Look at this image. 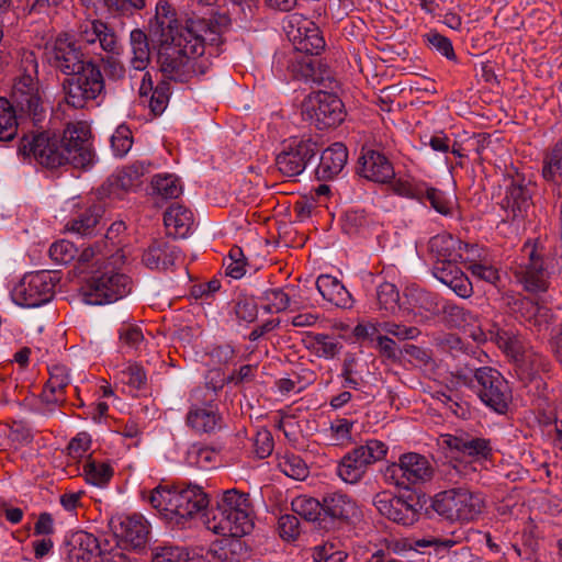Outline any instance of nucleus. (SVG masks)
I'll return each instance as SVG.
<instances>
[{"label":"nucleus","mask_w":562,"mask_h":562,"mask_svg":"<svg viewBox=\"0 0 562 562\" xmlns=\"http://www.w3.org/2000/svg\"><path fill=\"white\" fill-rule=\"evenodd\" d=\"M19 153L32 156L48 169L65 165L86 168L92 162L91 130L87 122L68 123L61 134L48 131L25 135L20 140Z\"/></svg>","instance_id":"nucleus-1"},{"label":"nucleus","mask_w":562,"mask_h":562,"mask_svg":"<svg viewBox=\"0 0 562 562\" xmlns=\"http://www.w3.org/2000/svg\"><path fill=\"white\" fill-rule=\"evenodd\" d=\"M201 24H193L192 27H180L173 31L169 24L168 31L160 35L157 63L165 77L170 80L187 82L195 75H203L198 58L204 54L202 38L196 36L195 31Z\"/></svg>","instance_id":"nucleus-2"},{"label":"nucleus","mask_w":562,"mask_h":562,"mask_svg":"<svg viewBox=\"0 0 562 562\" xmlns=\"http://www.w3.org/2000/svg\"><path fill=\"white\" fill-rule=\"evenodd\" d=\"M252 505L249 494L236 488L225 491L205 514V526L214 533L240 538L254 529Z\"/></svg>","instance_id":"nucleus-3"},{"label":"nucleus","mask_w":562,"mask_h":562,"mask_svg":"<svg viewBox=\"0 0 562 562\" xmlns=\"http://www.w3.org/2000/svg\"><path fill=\"white\" fill-rule=\"evenodd\" d=\"M142 496L166 519L178 525L192 519L209 505L207 494L192 484L186 487L158 485L148 495L142 492Z\"/></svg>","instance_id":"nucleus-4"},{"label":"nucleus","mask_w":562,"mask_h":562,"mask_svg":"<svg viewBox=\"0 0 562 562\" xmlns=\"http://www.w3.org/2000/svg\"><path fill=\"white\" fill-rule=\"evenodd\" d=\"M20 71L21 75L13 85L9 101L22 119L27 117L37 124L44 120L45 109L40 91L38 64L34 52L22 53Z\"/></svg>","instance_id":"nucleus-5"},{"label":"nucleus","mask_w":562,"mask_h":562,"mask_svg":"<svg viewBox=\"0 0 562 562\" xmlns=\"http://www.w3.org/2000/svg\"><path fill=\"white\" fill-rule=\"evenodd\" d=\"M502 177L501 207L507 221L520 223L533 214L536 183L514 165L505 166Z\"/></svg>","instance_id":"nucleus-6"},{"label":"nucleus","mask_w":562,"mask_h":562,"mask_svg":"<svg viewBox=\"0 0 562 562\" xmlns=\"http://www.w3.org/2000/svg\"><path fill=\"white\" fill-rule=\"evenodd\" d=\"M131 290V278L109 265L92 271L81 285L83 300L91 305L116 302L126 296Z\"/></svg>","instance_id":"nucleus-7"},{"label":"nucleus","mask_w":562,"mask_h":562,"mask_svg":"<svg viewBox=\"0 0 562 562\" xmlns=\"http://www.w3.org/2000/svg\"><path fill=\"white\" fill-rule=\"evenodd\" d=\"M65 100L75 109H82L89 101L105 94V82L100 67L92 60L63 82Z\"/></svg>","instance_id":"nucleus-8"},{"label":"nucleus","mask_w":562,"mask_h":562,"mask_svg":"<svg viewBox=\"0 0 562 562\" xmlns=\"http://www.w3.org/2000/svg\"><path fill=\"white\" fill-rule=\"evenodd\" d=\"M522 262L518 274L527 291L544 292L549 286L550 258L544 244L540 239L527 240L522 248Z\"/></svg>","instance_id":"nucleus-9"},{"label":"nucleus","mask_w":562,"mask_h":562,"mask_svg":"<svg viewBox=\"0 0 562 562\" xmlns=\"http://www.w3.org/2000/svg\"><path fill=\"white\" fill-rule=\"evenodd\" d=\"M431 507L450 521H470L482 513L484 502L479 494L452 488L438 493L432 499Z\"/></svg>","instance_id":"nucleus-10"},{"label":"nucleus","mask_w":562,"mask_h":562,"mask_svg":"<svg viewBox=\"0 0 562 562\" xmlns=\"http://www.w3.org/2000/svg\"><path fill=\"white\" fill-rule=\"evenodd\" d=\"M434 473L435 469L427 457L406 452L398 458V462L386 467L384 477L391 484L411 490L414 485L429 482Z\"/></svg>","instance_id":"nucleus-11"},{"label":"nucleus","mask_w":562,"mask_h":562,"mask_svg":"<svg viewBox=\"0 0 562 562\" xmlns=\"http://www.w3.org/2000/svg\"><path fill=\"white\" fill-rule=\"evenodd\" d=\"M474 389L479 398L491 409L505 414L513 400L512 389L503 374L492 368L483 367L474 375Z\"/></svg>","instance_id":"nucleus-12"},{"label":"nucleus","mask_w":562,"mask_h":562,"mask_svg":"<svg viewBox=\"0 0 562 562\" xmlns=\"http://www.w3.org/2000/svg\"><path fill=\"white\" fill-rule=\"evenodd\" d=\"M302 114L318 130H326L344 121V104L336 94L319 91L303 102Z\"/></svg>","instance_id":"nucleus-13"},{"label":"nucleus","mask_w":562,"mask_h":562,"mask_svg":"<svg viewBox=\"0 0 562 562\" xmlns=\"http://www.w3.org/2000/svg\"><path fill=\"white\" fill-rule=\"evenodd\" d=\"M319 151L312 138L293 139L276 157V166L284 177L301 175Z\"/></svg>","instance_id":"nucleus-14"},{"label":"nucleus","mask_w":562,"mask_h":562,"mask_svg":"<svg viewBox=\"0 0 562 562\" xmlns=\"http://www.w3.org/2000/svg\"><path fill=\"white\" fill-rule=\"evenodd\" d=\"M47 57L54 68L67 76L92 61L85 57L80 45L66 34L56 37L50 48L47 49Z\"/></svg>","instance_id":"nucleus-15"},{"label":"nucleus","mask_w":562,"mask_h":562,"mask_svg":"<svg viewBox=\"0 0 562 562\" xmlns=\"http://www.w3.org/2000/svg\"><path fill=\"white\" fill-rule=\"evenodd\" d=\"M324 524L337 526L353 524L361 516L360 508L351 496L341 492L327 493L323 496Z\"/></svg>","instance_id":"nucleus-16"},{"label":"nucleus","mask_w":562,"mask_h":562,"mask_svg":"<svg viewBox=\"0 0 562 562\" xmlns=\"http://www.w3.org/2000/svg\"><path fill=\"white\" fill-rule=\"evenodd\" d=\"M373 505L382 516L403 526H412L419 518L416 505L402 497H395L389 492L375 494Z\"/></svg>","instance_id":"nucleus-17"},{"label":"nucleus","mask_w":562,"mask_h":562,"mask_svg":"<svg viewBox=\"0 0 562 562\" xmlns=\"http://www.w3.org/2000/svg\"><path fill=\"white\" fill-rule=\"evenodd\" d=\"M356 173L376 183H387L395 176L393 165L384 154L364 148L358 158Z\"/></svg>","instance_id":"nucleus-18"},{"label":"nucleus","mask_w":562,"mask_h":562,"mask_svg":"<svg viewBox=\"0 0 562 562\" xmlns=\"http://www.w3.org/2000/svg\"><path fill=\"white\" fill-rule=\"evenodd\" d=\"M55 284L52 277L46 272H37L23 279L19 295L20 305L38 307L47 303L54 295Z\"/></svg>","instance_id":"nucleus-19"},{"label":"nucleus","mask_w":562,"mask_h":562,"mask_svg":"<svg viewBox=\"0 0 562 562\" xmlns=\"http://www.w3.org/2000/svg\"><path fill=\"white\" fill-rule=\"evenodd\" d=\"M442 442L450 449L470 457L474 460H488L493 456V448L490 439L476 437L469 432L461 431L456 435L446 434Z\"/></svg>","instance_id":"nucleus-20"},{"label":"nucleus","mask_w":562,"mask_h":562,"mask_svg":"<svg viewBox=\"0 0 562 562\" xmlns=\"http://www.w3.org/2000/svg\"><path fill=\"white\" fill-rule=\"evenodd\" d=\"M289 32L293 43L294 50L310 54L311 56L319 55L325 48V40L319 27L307 19L296 22V27L291 26Z\"/></svg>","instance_id":"nucleus-21"},{"label":"nucleus","mask_w":562,"mask_h":562,"mask_svg":"<svg viewBox=\"0 0 562 562\" xmlns=\"http://www.w3.org/2000/svg\"><path fill=\"white\" fill-rule=\"evenodd\" d=\"M69 562H102L104 541L87 531L75 532L68 541Z\"/></svg>","instance_id":"nucleus-22"},{"label":"nucleus","mask_w":562,"mask_h":562,"mask_svg":"<svg viewBox=\"0 0 562 562\" xmlns=\"http://www.w3.org/2000/svg\"><path fill=\"white\" fill-rule=\"evenodd\" d=\"M79 42L88 45L99 43L100 47L111 54H120L121 46L115 32L100 20L86 21L78 30Z\"/></svg>","instance_id":"nucleus-23"},{"label":"nucleus","mask_w":562,"mask_h":562,"mask_svg":"<svg viewBox=\"0 0 562 562\" xmlns=\"http://www.w3.org/2000/svg\"><path fill=\"white\" fill-rule=\"evenodd\" d=\"M459 261H435L432 274L448 285L458 296L468 299L473 293L472 283L467 274L458 267Z\"/></svg>","instance_id":"nucleus-24"},{"label":"nucleus","mask_w":562,"mask_h":562,"mask_svg":"<svg viewBox=\"0 0 562 562\" xmlns=\"http://www.w3.org/2000/svg\"><path fill=\"white\" fill-rule=\"evenodd\" d=\"M481 357L486 358V355L477 346L471 345L462 356L453 359L456 363L451 375L458 384L467 387L474 386V375L484 367L481 366L483 363Z\"/></svg>","instance_id":"nucleus-25"},{"label":"nucleus","mask_w":562,"mask_h":562,"mask_svg":"<svg viewBox=\"0 0 562 562\" xmlns=\"http://www.w3.org/2000/svg\"><path fill=\"white\" fill-rule=\"evenodd\" d=\"M473 248V245L462 243L450 234H438L428 241V249L435 261H463V251Z\"/></svg>","instance_id":"nucleus-26"},{"label":"nucleus","mask_w":562,"mask_h":562,"mask_svg":"<svg viewBox=\"0 0 562 562\" xmlns=\"http://www.w3.org/2000/svg\"><path fill=\"white\" fill-rule=\"evenodd\" d=\"M516 363L520 379L524 382H529L526 386L535 385L537 390L544 387L546 383L539 374L550 371L551 363L547 357L532 349H528Z\"/></svg>","instance_id":"nucleus-27"},{"label":"nucleus","mask_w":562,"mask_h":562,"mask_svg":"<svg viewBox=\"0 0 562 562\" xmlns=\"http://www.w3.org/2000/svg\"><path fill=\"white\" fill-rule=\"evenodd\" d=\"M179 257V248L165 239L154 240L142 256L143 263L149 269L167 270Z\"/></svg>","instance_id":"nucleus-28"},{"label":"nucleus","mask_w":562,"mask_h":562,"mask_svg":"<svg viewBox=\"0 0 562 562\" xmlns=\"http://www.w3.org/2000/svg\"><path fill=\"white\" fill-rule=\"evenodd\" d=\"M348 160L347 147L335 143L321 155L319 164L315 170L316 178L322 181L333 180L344 169Z\"/></svg>","instance_id":"nucleus-29"},{"label":"nucleus","mask_w":562,"mask_h":562,"mask_svg":"<svg viewBox=\"0 0 562 562\" xmlns=\"http://www.w3.org/2000/svg\"><path fill=\"white\" fill-rule=\"evenodd\" d=\"M316 288L324 300L337 307L350 308L353 300L340 280L330 274H321L316 280Z\"/></svg>","instance_id":"nucleus-30"},{"label":"nucleus","mask_w":562,"mask_h":562,"mask_svg":"<svg viewBox=\"0 0 562 562\" xmlns=\"http://www.w3.org/2000/svg\"><path fill=\"white\" fill-rule=\"evenodd\" d=\"M150 164L145 161H135L132 165L117 171L116 175L109 178V186L112 188L111 193L117 190L128 191L142 184L143 176L149 171Z\"/></svg>","instance_id":"nucleus-31"},{"label":"nucleus","mask_w":562,"mask_h":562,"mask_svg":"<svg viewBox=\"0 0 562 562\" xmlns=\"http://www.w3.org/2000/svg\"><path fill=\"white\" fill-rule=\"evenodd\" d=\"M321 64L310 54L294 50L289 59L288 69L295 79L319 82L324 79L321 71Z\"/></svg>","instance_id":"nucleus-32"},{"label":"nucleus","mask_w":562,"mask_h":562,"mask_svg":"<svg viewBox=\"0 0 562 562\" xmlns=\"http://www.w3.org/2000/svg\"><path fill=\"white\" fill-rule=\"evenodd\" d=\"M164 223L168 235L184 238L193 225V213L179 204L170 205L164 214Z\"/></svg>","instance_id":"nucleus-33"},{"label":"nucleus","mask_w":562,"mask_h":562,"mask_svg":"<svg viewBox=\"0 0 562 562\" xmlns=\"http://www.w3.org/2000/svg\"><path fill=\"white\" fill-rule=\"evenodd\" d=\"M221 417L212 404L192 406L187 414V425L198 432H212L220 428Z\"/></svg>","instance_id":"nucleus-34"},{"label":"nucleus","mask_w":562,"mask_h":562,"mask_svg":"<svg viewBox=\"0 0 562 562\" xmlns=\"http://www.w3.org/2000/svg\"><path fill=\"white\" fill-rule=\"evenodd\" d=\"M122 537L133 549H140L149 535L146 520L142 516H130L121 522Z\"/></svg>","instance_id":"nucleus-35"},{"label":"nucleus","mask_w":562,"mask_h":562,"mask_svg":"<svg viewBox=\"0 0 562 562\" xmlns=\"http://www.w3.org/2000/svg\"><path fill=\"white\" fill-rule=\"evenodd\" d=\"M516 305H518L517 313L530 326H533L538 331L548 329L550 311L547 307L540 306L529 299L519 300Z\"/></svg>","instance_id":"nucleus-36"},{"label":"nucleus","mask_w":562,"mask_h":562,"mask_svg":"<svg viewBox=\"0 0 562 562\" xmlns=\"http://www.w3.org/2000/svg\"><path fill=\"white\" fill-rule=\"evenodd\" d=\"M368 467L360 459L358 452L352 449L346 453L337 467L338 476L348 484H357L362 480Z\"/></svg>","instance_id":"nucleus-37"},{"label":"nucleus","mask_w":562,"mask_h":562,"mask_svg":"<svg viewBox=\"0 0 562 562\" xmlns=\"http://www.w3.org/2000/svg\"><path fill=\"white\" fill-rule=\"evenodd\" d=\"M491 339L515 362L528 350L525 348L519 336L497 326H494V330H491Z\"/></svg>","instance_id":"nucleus-38"},{"label":"nucleus","mask_w":562,"mask_h":562,"mask_svg":"<svg viewBox=\"0 0 562 562\" xmlns=\"http://www.w3.org/2000/svg\"><path fill=\"white\" fill-rule=\"evenodd\" d=\"M104 214L102 204H93L83 211L77 218H74L67 224V228L81 236H90L93 234L95 227L100 224Z\"/></svg>","instance_id":"nucleus-39"},{"label":"nucleus","mask_w":562,"mask_h":562,"mask_svg":"<svg viewBox=\"0 0 562 562\" xmlns=\"http://www.w3.org/2000/svg\"><path fill=\"white\" fill-rule=\"evenodd\" d=\"M291 509L306 521L324 524L323 499L300 495L291 502Z\"/></svg>","instance_id":"nucleus-40"},{"label":"nucleus","mask_w":562,"mask_h":562,"mask_svg":"<svg viewBox=\"0 0 562 562\" xmlns=\"http://www.w3.org/2000/svg\"><path fill=\"white\" fill-rule=\"evenodd\" d=\"M130 44L133 57L131 65L136 70H144L150 60L148 37L145 32L135 29L130 34Z\"/></svg>","instance_id":"nucleus-41"},{"label":"nucleus","mask_w":562,"mask_h":562,"mask_svg":"<svg viewBox=\"0 0 562 562\" xmlns=\"http://www.w3.org/2000/svg\"><path fill=\"white\" fill-rule=\"evenodd\" d=\"M20 120L23 119L11 102L0 98V142H9L16 136Z\"/></svg>","instance_id":"nucleus-42"},{"label":"nucleus","mask_w":562,"mask_h":562,"mask_svg":"<svg viewBox=\"0 0 562 562\" xmlns=\"http://www.w3.org/2000/svg\"><path fill=\"white\" fill-rule=\"evenodd\" d=\"M439 313L442 314L445 322L450 327L463 328L476 323V316L471 311L453 302H443Z\"/></svg>","instance_id":"nucleus-43"},{"label":"nucleus","mask_w":562,"mask_h":562,"mask_svg":"<svg viewBox=\"0 0 562 562\" xmlns=\"http://www.w3.org/2000/svg\"><path fill=\"white\" fill-rule=\"evenodd\" d=\"M307 348L317 357L333 359L342 349L341 342L326 334H314L310 336Z\"/></svg>","instance_id":"nucleus-44"},{"label":"nucleus","mask_w":562,"mask_h":562,"mask_svg":"<svg viewBox=\"0 0 562 562\" xmlns=\"http://www.w3.org/2000/svg\"><path fill=\"white\" fill-rule=\"evenodd\" d=\"M428 201L431 207L443 216H452L453 214V201L442 190L423 186L422 189V201Z\"/></svg>","instance_id":"nucleus-45"},{"label":"nucleus","mask_w":562,"mask_h":562,"mask_svg":"<svg viewBox=\"0 0 562 562\" xmlns=\"http://www.w3.org/2000/svg\"><path fill=\"white\" fill-rule=\"evenodd\" d=\"M86 481L95 486L105 485L113 475V469L104 462H97L89 456L82 468Z\"/></svg>","instance_id":"nucleus-46"},{"label":"nucleus","mask_w":562,"mask_h":562,"mask_svg":"<svg viewBox=\"0 0 562 562\" xmlns=\"http://www.w3.org/2000/svg\"><path fill=\"white\" fill-rule=\"evenodd\" d=\"M278 468L286 476L303 481L308 476V467L305 461L297 454L285 453L279 459Z\"/></svg>","instance_id":"nucleus-47"},{"label":"nucleus","mask_w":562,"mask_h":562,"mask_svg":"<svg viewBox=\"0 0 562 562\" xmlns=\"http://www.w3.org/2000/svg\"><path fill=\"white\" fill-rule=\"evenodd\" d=\"M217 453L214 449L201 445H192L186 453V462L190 467L210 469L214 467Z\"/></svg>","instance_id":"nucleus-48"},{"label":"nucleus","mask_w":562,"mask_h":562,"mask_svg":"<svg viewBox=\"0 0 562 562\" xmlns=\"http://www.w3.org/2000/svg\"><path fill=\"white\" fill-rule=\"evenodd\" d=\"M353 449L367 467L384 459L389 450L387 446L378 439H369L364 445Z\"/></svg>","instance_id":"nucleus-49"},{"label":"nucleus","mask_w":562,"mask_h":562,"mask_svg":"<svg viewBox=\"0 0 562 562\" xmlns=\"http://www.w3.org/2000/svg\"><path fill=\"white\" fill-rule=\"evenodd\" d=\"M543 178L550 181L562 179V142H558L547 155L542 168Z\"/></svg>","instance_id":"nucleus-50"},{"label":"nucleus","mask_w":562,"mask_h":562,"mask_svg":"<svg viewBox=\"0 0 562 562\" xmlns=\"http://www.w3.org/2000/svg\"><path fill=\"white\" fill-rule=\"evenodd\" d=\"M151 184L154 191L165 199H177L182 192L179 180L173 175L155 176Z\"/></svg>","instance_id":"nucleus-51"},{"label":"nucleus","mask_w":562,"mask_h":562,"mask_svg":"<svg viewBox=\"0 0 562 562\" xmlns=\"http://www.w3.org/2000/svg\"><path fill=\"white\" fill-rule=\"evenodd\" d=\"M376 299L380 310H384L387 313H394L400 308V292L393 283H381L376 289Z\"/></svg>","instance_id":"nucleus-52"},{"label":"nucleus","mask_w":562,"mask_h":562,"mask_svg":"<svg viewBox=\"0 0 562 562\" xmlns=\"http://www.w3.org/2000/svg\"><path fill=\"white\" fill-rule=\"evenodd\" d=\"M472 344L463 340L456 334H445L436 339V346L441 352L449 355L452 359L462 356Z\"/></svg>","instance_id":"nucleus-53"},{"label":"nucleus","mask_w":562,"mask_h":562,"mask_svg":"<svg viewBox=\"0 0 562 562\" xmlns=\"http://www.w3.org/2000/svg\"><path fill=\"white\" fill-rule=\"evenodd\" d=\"M151 95L149 99V108L154 115H160L167 108L170 95L169 82L162 80L155 88L151 87V80H148Z\"/></svg>","instance_id":"nucleus-54"},{"label":"nucleus","mask_w":562,"mask_h":562,"mask_svg":"<svg viewBox=\"0 0 562 562\" xmlns=\"http://www.w3.org/2000/svg\"><path fill=\"white\" fill-rule=\"evenodd\" d=\"M370 223V218L362 210H349L341 218L342 231L348 235L360 233Z\"/></svg>","instance_id":"nucleus-55"},{"label":"nucleus","mask_w":562,"mask_h":562,"mask_svg":"<svg viewBox=\"0 0 562 562\" xmlns=\"http://www.w3.org/2000/svg\"><path fill=\"white\" fill-rule=\"evenodd\" d=\"M262 300L267 302L263 308L268 313H280L290 306V295L280 288L266 290Z\"/></svg>","instance_id":"nucleus-56"},{"label":"nucleus","mask_w":562,"mask_h":562,"mask_svg":"<svg viewBox=\"0 0 562 562\" xmlns=\"http://www.w3.org/2000/svg\"><path fill=\"white\" fill-rule=\"evenodd\" d=\"M353 422L346 418H337L331 422L329 431L334 446H346L352 441L351 431Z\"/></svg>","instance_id":"nucleus-57"},{"label":"nucleus","mask_w":562,"mask_h":562,"mask_svg":"<svg viewBox=\"0 0 562 562\" xmlns=\"http://www.w3.org/2000/svg\"><path fill=\"white\" fill-rule=\"evenodd\" d=\"M133 145V136L131 130L126 125H120L111 136V146L114 155L117 157L125 156Z\"/></svg>","instance_id":"nucleus-58"},{"label":"nucleus","mask_w":562,"mask_h":562,"mask_svg":"<svg viewBox=\"0 0 562 562\" xmlns=\"http://www.w3.org/2000/svg\"><path fill=\"white\" fill-rule=\"evenodd\" d=\"M49 257L58 263H68L72 261L78 252L77 247L69 240L55 241L49 247Z\"/></svg>","instance_id":"nucleus-59"},{"label":"nucleus","mask_w":562,"mask_h":562,"mask_svg":"<svg viewBox=\"0 0 562 562\" xmlns=\"http://www.w3.org/2000/svg\"><path fill=\"white\" fill-rule=\"evenodd\" d=\"M193 24H201V29L195 31V35L202 38V43L204 48L206 47V43L210 46H218L223 43L222 33L216 31L212 24H207L205 20H189L184 27H192Z\"/></svg>","instance_id":"nucleus-60"},{"label":"nucleus","mask_w":562,"mask_h":562,"mask_svg":"<svg viewBox=\"0 0 562 562\" xmlns=\"http://www.w3.org/2000/svg\"><path fill=\"white\" fill-rule=\"evenodd\" d=\"M69 382L68 369L65 366L55 364L49 369V379L46 384L52 394L63 393Z\"/></svg>","instance_id":"nucleus-61"},{"label":"nucleus","mask_w":562,"mask_h":562,"mask_svg":"<svg viewBox=\"0 0 562 562\" xmlns=\"http://www.w3.org/2000/svg\"><path fill=\"white\" fill-rule=\"evenodd\" d=\"M234 310L237 318L247 323L254 322L258 315L257 302L246 295L237 297Z\"/></svg>","instance_id":"nucleus-62"},{"label":"nucleus","mask_w":562,"mask_h":562,"mask_svg":"<svg viewBox=\"0 0 562 562\" xmlns=\"http://www.w3.org/2000/svg\"><path fill=\"white\" fill-rule=\"evenodd\" d=\"M425 38L427 43L434 47L438 53H440L442 56H445L449 60H457V55L454 53L453 46L451 41L437 33V32H430L425 35Z\"/></svg>","instance_id":"nucleus-63"},{"label":"nucleus","mask_w":562,"mask_h":562,"mask_svg":"<svg viewBox=\"0 0 562 562\" xmlns=\"http://www.w3.org/2000/svg\"><path fill=\"white\" fill-rule=\"evenodd\" d=\"M119 338L122 346L131 349H137L144 340V335L138 326L123 324L119 329Z\"/></svg>","instance_id":"nucleus-64"}]
</instances>
